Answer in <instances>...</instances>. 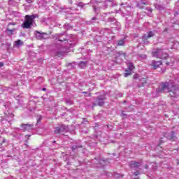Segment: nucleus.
<instances>
[{"label": "nucleus", "mask_w": 179, "mask_h": 179, "mask_svg": "<svg viewBox=\"0 0 179 179\" xmlns=\"http://www.w3.org/2000/svg\"><path fill=\"white\" fill-rule=\"evenodd\" d=\"M97 167H101V165H97Z\"/></svg>", "instance_id": "obj_43"}, {"label": "nucleus", "mask_w": 179, "mask_h": 179, "mask_svg": "<svg viewBox=\"0 0 179 179\" xmlns=\"http://www.w3.org/2000/svg\"><path fill=\"white\" fill-rule=\"evenodd\" d=\"M35 36L37 40H45L48 35L45 33H41L40 31H35Z\"/></svg>", "instance_id": "obj_7"}, {"label": "nucleus", "mask_w": 179, "mask_h": 179, "mask_svg": "<svg viewBox=\"0 0 179 179\" xmlns=\"http://www.w3.org/2000/svg\"><path fill=\"white\" fill-rule=\"evenodd\" d=\"M92 20H96V17H92Z\"/></svg>", "instance_id": "obj_39"}, {"label": "nucleus", "mask_w": 179, "mask_h": 179, "mask_svg": "<svg viewBox=\"0 0 179 179\" xmlns=\"http://www.w3.org/2000/svg\"><path fill=\"white\" fill-rule=\"evenodd\" d=\"M68 43V40H66V38H61L59 37V43L58 44H62V47L59 48L60 50L57 51L56 53L57 57L59 58H61V57H63L64 54L68 51V47L64 46V44H66Z\"/></svg>", "instance_id": "obj_3"}, {"label": "nucleus", "mask_w": 179, "mask_h": 179, "mask_svg": "<svg viewBox=\"0 0 179 179\" xmlns=\"http://www.w3.org/2000/svg\"><path fill=\"white\" fill-rule=\"evenodd\" d=\"M38 17V15H25V20L21 24V27L22 29H31V26H33V23H34V19H37Z\"/></svg>", "instance_id": "obj_2"}, {"label": "nucleus", "mask_w": 179, "mask_h": 179, "mask_svg": "<svg viewBox=\"0 0 179 179\" xmlns=\"http://www.w3.org/2000/svg\"><path fill=\"white\" fill-rule=\"evenodd\" d=\"M27 3H32L33 0H25Z\"/></svg>", "instance_id": "obj_29"}, {"label": "nucleus", "mask_w": 179, "mask_h": 179, "mask_svg": "<svg viewBox=\"0 0 179 179\" xmlns=\"http://www.w3.org/2000/svg\"><path fill=\"white\" fill-rule=\"evenodd\" d=\"M43 92H45V90H47V89L43 88Z\"/></svg>", "instance_id": "obj_40"}, {"label": "nucleus", "mask_w": 179, "mask_h": 179, "mask_svg": "<svg viewBox=\"0 0 179 179\" xmlns=\"http://www.w3.org/2000/svg\"><path fill=\"white\" fill-rule=\"evenodd\" d=\"M9 24H13V23H10Z\"/></svg>", "instance_id": "obj_49"}, {"label": "nucleus", "mask_w": 179, "mask_h": 179, "mask_svg": "<svg viewBox=\"0 0 179 179\" xmlns=\"http://www.w3.org/2000/svg\"><path fill=\"white\" fill-rule=\"evenodd\" d=\"M89 96H90V97L91 94H89Z\"/></svg>", "instance_id": "obj_50"}, {"label": "nucleus", "mask_w": 179, "mask_h": 179, "mask_svg": "<svg viewBox=\"0 0 179 179\" xmlns=\"http://www.w3.org/2000/svg\"><path fill=\"white\" fill-rule=\"evenodd\" d=\"M124 44H125V38L117 41V45L119 46L124 45Z\"/></svg>", "instance_id": "obj_17"}, {"label": "nucleus", "mask_w": 179, "mask_h": 179, "mask_svg": "<svg viewBox=\"0 0 179 179\" xmlns=\"http://www.w3.org/2000/svg\"><path fill=\"white\" fill-rule=\"evenodd\" d=\"M107 1H108L109 2H111V1H113V0H107Z\"/></svg>", "instance_id": "obj_44"}, {"label": "nucleus", "mask_w": 179, "mask_h": 179, "mask_svg": "<svg viewBox=\"0 0 179 179\" xmlns=\"http://www.w3.org/2000/svg\"><path fill=\"white\" fill-rule=\"evenodd\" d=\"M168 139H169V141H171V142H174V141H177L176 133L174 131H171V135L168 136Z\"/></svg>", "instance_id": "obj_11"}, {"label": "nucleus", "mask_w": 179, "mask_h": 179, "mask_svg": "<svg viewBox=\"0 0 179 179\" xmlns=\"http://www.w3.org/2000/svg\"><path fill=\"white\" fill-rule=\"evenodd\" d=\"M134 176H135L134 177L135 179H138V176H139V171L134 172Z\"/></svg>", "instance_id": "obj_23"}, {"label": "nucleus", "mask_w": 179, "mask_h": 179, "mask_svg": "<svg viewBox=\"0 0 179 179\" xmlns=\"http://www.w3.org/2000/svg\"><path fill=\"white\" fill-rule=\"evenodd\" d=\"M15 47L19 48V47H20V45H23V42L22 41V40L16 41L15 42Z\"/></svg>", "instance_id": "obj_16"}, {"label": "nucleus", "mask_w": 179, "mask_h": 179, "mask_svg": "<svg viewBox=\"0 0 179 179\" xmlns=\"http://www.w3.org/2000/svg\"><path fill=\"white\" fill-rule=\"evenodd\" d=\"M125 5H127V3H122L120 4V6H125Z\"/></svg>", "instance_id": "obj_35"}, {"label": "nucleus", "mask_w": 179, "mask_h": 179, "mask_svg": "<svg viewBox=\"0 0 179 179\" xmlns=\"http://www.w3.org/2000/svg\"><path fill=\"white\" fill-rule=\"evenodd\" d=\"M113 20H114V18H109L108 19V22H113Z\"/></svg>", "instance_id": "obj_33"}, {"label": "nucleus", "mask_w": 179, "mask_h": 179, "mask_svg": "<svg viewBox=\"0 0 179 179\" xmlns=\"http://www.w3.org/2000/svg\"><path fill=\"white\" fill-rule=\"evenodd\" d=\"M177 164H179V159L177 160Z\"/></svg>", "instance_id": "obj_42"}, {"label": "nucleus", "mask_w": 179, "mask_h": 179, "mask_svg": "<svg viewBox=\"0 0 179 179\" xmlns=\"http://www.w3.org/2000/svg\"><path fill=\"white\" fill-rule=\"evenodd\" d=\"M144 168L146 169H149V165H148V164L145 165Z\"/></svg>", "instance_id": "obj_32"}, {"label": "nucleus", "mask_w": 179, "mask_h": 179, "mask_svg": "<svg viewBox=\"0 0 179 179\" xmlns=\"http://www.w3.org/2000/svg\"><path fill=\"white\" fill-rule=\"evenodd\" d=\"M125 72L126 73H124V78H128V76H130V75H132V71L129 69H127Z\"/></svg>", "instance_id": "obj_14"}, {"label": "nucleus", "mask_w": 179, "mask_h": 179, "mask_svg": "<svg viewBox=\"0 0 179 179\" xmlns=\"http://www.w3.org/2000/svg\"><path fill=\"white\" fill-rule=\"evenodd\" d=\"M34 125L31 124H21V128H22V131H23L24 132L26 131H31V129H33Z\"/></svg>", "instance_id": "obj_8"}, {"label": "nucleus", "mask_w": 179, "mask_h": 179, "mask_svg": "<svg viewBox=\"0 0 179 179\" xmlns=\"http://www.w3.org/2000/svg\"><path fill=\"white\" fill-rule=\"evenodd\" d=\"M140 57H142L143 58H146V55H141Z\"/></svg>", "instance_id": "obj_36"}, {"label": "nucleus", "mask_w": 179, "mask_h": 179, "mask_svg": "<svg viewBox=\"0 0 179 179\" xmlns=\"http://www.w3.org/2000/svg\"><path fill=\"white\" fill-rule=\"evenodd\" d=\"M71 27L69 26V24H64V29H69Z\"/></svg>", "instance_id": "obj_27"}, {"label": "nucleus", "mask_w": 179, "mask_h": 179, "mask_svg": "<svg viewBox=\"0 0 179 179\" xmlns=\"http://www.w3.org/2000/svg\"><path fill=\"white\" fill-rule=\"evenodd\" d=\"M4 114H5L7 117H10V118H13V114H12V113H7L6 112H5Z\"/></svg>", "instance_id": "obj_22"}, {"label": "nucleus", "mask_w": 179, "mask_h": 179, "mask_svg": "<svg viewBox=\"0 0 179 179\" xmlns=\"http://www.w3.org/2000/svg\"><path fill=\"white\" fill-rule=\"evenodd\" d=\"M143 80V83H146V81L145 80Z\"/></svg>", "instance_id": "obj_41"}, {"label": "nucleus", "mask_w": 179, "mask_h": 179, "mask_svg": "<svg viewBox=\"0 0 179 179\" xmlns=\"http://www.w3.org/2000/svg\"><path fill=\"white\" fill-rule=\"evenodd\" d=\"M1 145H2V144L0 143V146H1Z\"/></svg>", "instance_id": "obj_52"}, {"label": "nucleus", "mask_w": 179, "mask_h": 179, "mask_svg": "<svg viewBox=\"0 0 179 179\" xmlns=\"http://www.w3.org/2000/svg\"><path fill=\"white\" fill-rule=\"evenodd\" d=\"M83 94H87L88 92H83Z\"/></svg>", "instance_id": "obj_38"}, {"label": "nucleus", "mask_w": 179, "mask_h": 179, "mask_svg": "<svg viewBox=\"0 0 179 179\" xmlns=\"http://www.w3.org/2000/svg\"><path fill=\"white\" fill-rule=\"evenodd\" d=\"M178 2H179V0H178Z\"/></svg>", "instance_id": "obj_54"}, {"label": "nucleus", "mask_w": 179, "mask_h": 179, "mask_svg": "<svg viewBox=\"0 0 179 179\" xmlns=\"http://www.w3.org/2000/svg\"><path fill=\"white\" fill-rule=\"evenodd\" d=\"M138 78H139V76H138V74H135V75L133 76V78H134V79H138Z\"/></svg>", "instance_id": "obj_28"}, {"label": "nucleus", "mask_w": 179, "mask_h": 179, "mask_svg": "<svg viewBox=\"0 0 179 179\" xmlns=\"http://www.w3.org/2000/svg\"><path fill=\"white\" fill-rule=\"evenodd\" d=\"M143 5H146V3H143Z\"/></svg>", "instance_id": "obj_48"}, {"label": "nucleus", "mask_w": 179, "mask_h": 179, "mask_svg": "<svg viewBox=\"0 0 179 179\" xmlns=\"http://www.w3.org/2000/svg\"><path fill=\"white\" fill-rule=\"evenodd\" d=\"M152 65L154 69H157V68H159V66L162 65V62L152 61Z\"/></svg>", "instance_id": "obj_12"}, {"label": "nucleus", "mask_w": 179, "mask_h": 179, "mask_svg": "<svg viewBox=\"0 0 179 179\" xmlns=\"http://www.w3.org/2000/svg\"><path fill=\"white\" fill-rule=\"evenodd\" d=\"M123 56L125 57V53H123Z\"/></svg>", "instance_id": "obj_46"}, {"label": "nucleus", "mask_w": 179, "mask_h": 179, "mask_svg": "<svg viewBox=\"0 0 179 179\" xmlns=\"http://www.w3.org/2000/svg\"><path fill=\"white\" fill-rule=\"evenodd\" d=\"M140 166H141V162L136 161H131L129 162V166L131 170H136Z\"/></svg>", "instance_id": "obj_9"}, {"label": "nucleus", "mask_w": 179, "mask_h": 179, "mask_svg": "<svg viewBox=\"0 0 179 179\" xmlns=\"http://www.w3.org/2000/svg\"><path fill=\"white\" fill-rule=\"evenodd\" d=\"M8 1L10 2V1H13V0H8Z\"/></svg>", "instance_id": "obj_47"}, {"label": "nucleus", "mask_w": 179, "mask_h": 179, "mask_svg": "<svg viewBox=\"0 0 179 179\" xmlns=\"http://www.w3.org/2000/svg\"><path fill=\"white\" fill-rule=\"evenodd\" d=\"M87 65V62H80L78 64V66L81 68V69L86 68Z\"/></svg>", "instance_id": "obj_15"}, {"label": "nucleus", "mask_w": 179, "mask_h": 179, "mask_svg": "<svg viewBox=\"0 0 179 179\" xmlns=\"http://www.w3.org/2000/svg\"><path fill=\"white\" fill-rule=\"evenodd\" d=\"M3 66V62H0V68H2Z\"/></svg>", "instance_id": "obj_31"}, {"label": "nucleus", "mask_w": 179, "mask_h": 179, "mask_svg": "<svg viewBox=\"0 0 179 179\" xmlns=\"http://www.w3.org/2000/svg\"><path fill=\"white\" fill-rule=\"evenodd\" d=\"M104 100H106V97L104 96H98L92 104L93 106H104Z\"/></svg>", "instance_id": "obj_6"}, {"label": "nucleus", "mask_w": 179, "mask_h": 179, "mask_svg": "<svg viewBox=\"0 0 179 179\" xmlns=\"http://www.w3.org/2000/svg\"><path fill=\"white\" fill-rule=\"evenodd\" d=\"M80 148H83V146L80 145H75L71 147L73 152H75L76 149H79Z\"/></svg>", "instance_id": "obj_18"}, {"label": "nucleus", "mask_w": 179, "mask_h": 179, "mask_svg": "<svg viewBox=\"0 0 179 179\" xmlns=\"http://www.w3.org/2000/svg\"><path fill=\"white\" fill-rule=\"evenodd\" d=\"M103 163H105L104 160H101L100 161V164H102Z\"/></svg>", "instance_id": "obj_37"}, {"label": "nucleus", "mask_w": 179, "mask_h": 179, "mask_svg": "<svg viewBox=\"0 0 179 179\" xmlns=\"http://www.w3.org/2000/svg\"><path fill=\"white\" fill-rule=\"evenodd\" d=\"M78 6L79 8H81V9H82V8H83V6H85V3H83V2H79V3L77 2V3H76L75 6H73L71 8V10H73V12H76V11L79 10L78 9Z\"/></svg>", "instance_id": "obj_10"}, {"label": "nucleus", "mask_w": 179, "mask_h": 179, "mask_svg": "<svg viewBox=\"0 0 179 179\" xmlns=\"http://www.w3.org/2000/svg\"><path fill=\"white\" fill-rule=\"evenodd\" d=\"M134 64L130 63L127 69H130V71H132V69H134Z\"/></svg>", "instance_id": "obj_21"}, {"label": "nucleus", "mask_w": 179, "mask_h": 179, "mask_svg": "<svg viewBox=\"0 0 179 179\" xmlns=\"http://www.w3.org/2000/svg\"><path fill=\"white\" fill-rule=\"evenodd\" d=\"M177 86L173 81H169L166 83H162L159 85V89L157 92H160L161 93H170L171 97H177Z\"/></svg>", "instance_id": "obj_1"}, {"label": "nucleus", "mask_w": 179, "mask_h": 179, "mask_svg": "<svg viewBox=\"0 0 179 179\" xmlns=\"http://www.w3.org/2000/svg\"><path fill=\"white\" fill-rule=\"evenodd\" d=\"M15 29H7V31H8L9 33H10V34H13V31H15Z\"/></svg>", "instance_id": "obj_25"}, {"label": "nucleus", "mask_w": 179, "mask_h": 179, "mask_svg": "<svg viewBox=\"0 0 179 179\" xmlns=\"http://www.w3.org/2000/svg\"><path fill=\"white\" fill-rule=\"evenodd\" d=\"M102 166H104V164H103Z\"/></svg>", "instance_id": "obj_53"}, {"label": "nucleus", "mask_w": 179, "mask_h": 179, "mask_svg": "<svg viewBox=\"0 0 179 179\" xmlns=\"http://www.w3.org/2000/svg\"><path fill=\"white\" fill-rule=\"evenodd\" d=\"M152 57L155 58H159V59H166L169 55L163 52V49L157 48L152 51Z\"/></svg>", "instance_id": "obj_4"}, {"label": "nucleus", "mask_w": 179, "mask_h": 179, "mask_svg": "<svg viewBox=\"0 0 179 179\" xmlns=\"http://www.w3.org/2000/svg\"><path fill=\"white\" fill-rule=\"evenodd\" d=\"M114 177H115V178H121L122 177V175H121L120 173H115Z\"/></svg>", "instance_id": "obj_20"}, {"label": "nucleus", "mask_w": 179, "mask_h": 179, "mask_svg": "<svg viewBox=\"0 0 179 179\" xmlns=\"http://www.w3.org/2000/svg\"><path fill=\"white\" fill-rule=\"evenodd\" d=\"M61 127H56L55 129V134H61Z\"/></svg>", "instance_id": "obj_19"}, {"label": "nucleus", "mask_w": 179, "mask_h": 179, "mask_svg": "<svg viewBox=\"0 0 179 179\" xmlns=\"http://www.w3.org/2000/svg\"><path fill=\"white\" fill-rule=\"evenodd\" d=\"M152 166L154 167V169H157V165H156V164H154Z\"/></svg>", "instance_id": "obj_30"}, {"label": "nucleus", "mask_w": 179, "mask_h": 179, "mask_svg": "<svg viewBox=\"0 0 179 179\" xmlns=\"http://www.w3.org/2000/svg\"><path fill=\"white\" fill-rule=\"evenodd\" d=\"M69 3H71V5H72V3H74V6L75 4L77 3L76 0H69Z\"/></svg>", "instance_id": "obj_24"}, {"label": "nucleus", "mask_w": 179, "mask_h": 179, "mask_svg": "<svg viewBox=\"0 0 179 179\" xmlns=\"http://www.w3.org/2000/svg\"><path fill=\"white\" fill-rule=\"evenodd\" d=\"M122 115H125V114L122 113Z\"/></svg>", "instance_id": "obj_51"}, {"label": "nucleus", "mask_w": 179, "mask_h": 179, "mask_svg": "<svg viewBox=\"0 0 179 179\" xmlns=\"http://www.w3.org/2000/svg\"><path fill=\"white\" fill-rule=\"evenodd\" d=\"M158 9H162V7H158Z\"/></svg>", "instance_id": "obj_45"}, {"label": "nucleus", "mask_w": 179, "mask_h": 179, "mask_svg": "<svg viewBox=\"0 0 179 179\" xmlns=\"http://www.w3.org/2000/svg\"><path fill=\"white\" fill-rule=\"evenodd\" d=\"M94 12H97V8H96V6H94Z\"/></svg>", "instance_id": "obj_34"}, {"label": "nucleus", "mask_w": 179, "mask_h": 179, "mask_svg": "<svg viewBox=\"0 0 179 179\" xmlns=\"http://www.w3.org/2000/svg\"><path fill=\"white\" fill-rule=\"evenodd\" d=\"M42 118L43 117H41V115H38V119H37V122H40V121H41Z\"/></svg>", "instance_id": "obj_26"}, {"label": "nucleus", "mask_w": 179, "mask_h": 179, "mask_svg": "<svg viewBox=\"0 0 179 179\" xmlns=\"http://www.w3.org/2000/svg\"><path fill=\"white\" fill-rule=\"evenodd\" d=\"M155 31H150L148 32V35L143 34V41L145 44H149V41H148V38H150L152 37H155Z\"/></svg>", "instance_id": "obj_5"}, {"label": "nucleus", "mask_w": 179, "mask_h": 179, "mask_svg": "<svg viewBox=\"0 0 179 179\" xmlns=\"http://www.w3.org/2000/svg\"><path fill=\"white\" fill-rule=\"evenodd\" d=\"M61 132H68L69 131V127L65 124H62L60 126Z\"/></svg>", "instance_id": "obj_13"}]
</instances>
